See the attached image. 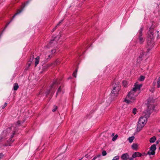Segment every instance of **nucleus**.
Returning a JSON list of instances; mask_svg holds the SVG:
<instances>
[{
  "mask_svg": "<svg viewBox=\"0 0 160 160\" xmlns=\"http://www.w3.org/2000/svg\"><path fill=\"white\" fill-rule=\"evenodd\" d=\"M100 156H101L100 155H98V156H96V157H97V158L98 157H100Z\"/></svg>",
  "mask_w": 160,
  "mask_h": 160,
  "instance_id": "44",
  "label": "nucleus"
},
{
  "mask_svg": "<svg viewBox=\"0 0 160 160\" xmlns=\"http://www.w3.org/2000/svg\"><path fill=\"white\" fill-rule=\"evenodd\" d=\"M129 155L126 153L122 155L121 158L122 159V160H127L129 158Z\"/></svg>",
  "mask_w": 160,
  "mask_h": 160,
  "instance_id": "9",
  "label": "nucleus"
},
{
  "mask_svg": "<svg viewBox=\"0 0 160 160\" xmlns=\"http://www.w3.org/2000/svg\"><path fill=\"white\" fill-rule=\"evenodd\" d=\"M102 155L103 156H105L106 155L107 152L105 150H103L102 152Z\"/></svg>",
  "mask_w": 160,
  "mask_h": 160,
  "instance_id": "31",
  "label": "nucleus"
},
{
  "mask_svg": "<svg viewBox=\"0 0 160 160\" xmlns=\"http://www.w3.org/2000/svg\"><path fill=\"white\" fill-rule=\"evenodd\" d=\"M150 151H155L156 149V145L155 144L152 145L150 147Z\"/></svg>",
  "mask_w": 160,
  "mask_h": 160,
  "instance_id": "12",
  "label": "nucleus"
},
{
  "mask_svg": "<svg viewBox=\"0 0 160 160\" xmlns=\"http://www.w3.org/2000/svg\"><path fill=\"white\" fill-rule=\"evenodd\" d=\"M2 156H3L2 154H0V159H1V158L2 157Z\"/></svg>",
  "mask_w": 160,
  "mask_h": 160,
  "instance_id": "43",
  "label": "nucleus"
},
{
  "mask_svg": "<svg viewBox=\"0 0 160 160\" xmlns=\"http://www.w3.org/2000/svg\"><path fill=\"white\" fill-rule=\"evenodd\" d=\"M34 59V55H32L30 56V59H29V62H32L33 61Z\"/></svg>",
  "mask_w": 160,
  "mask_h": 160,
  "instance_id": "25",
  "label": "nucleus"
},
{
  "mask_svg": "<svg viewBox=\"0 0 160 160\" xmlns=\"http://www.w3.org/2000/svg\"><path fill=\"white\" fill-rule=\"evenodd\" d=\"M7 105V103L6 102H5L4 105L2 107V108L3 109Z\"/></svg>",
  "mask_w": 160,
  "mask_h": 160,
  "instance_id": "37",
  "label": "nucleus"
},
{
  "mask_svg": "<svg viewBox=\"0 0 160 160\" xmlns=\"http://www.w3.org/2000/svg\"><path fill=\"white\" fill-rule=\"evenodd\" d=\"M130 160H132L130 159Z\"/></svg>",
  "mask_w": 160,
  "mask_h": 160,
  "instance_id": "53",
  "label": "nucleus"
},
{
  "mask_svg": "<svg viewBox=\"0 0 160 160\" xmlns=\"http://www.w3.org/2000/svg\"><path fill=\"white\" fill-rule=\"evenodd\" d=\"M143 30V28L142 27L139 30L138 32V40L139 41V42L140 44H142L144 41V39L143 37H142V32Z\"/></svg>",
  "mask_w": 160,
  "mask_h": 160,
  "instance_id": "5",
  "label": "nucleus"
},
{
  "mask_svg": "<svg viewBox=\"0 0 160 160\" xmlns=\"http://www.w3.org/2000/svg\"><path fill=\"white\" fill-rule=\"evenodd\" d=\"M142 86V85L141 84L138 85L135 84L134 85V87L133 88H135V90L137 91L138 89L139 90Z\"/></svg>",
  "mask_w": 160,
  "mask_h": 160,
  "instance_id": "13",
  "label": "nucleus"
},
{
  "mask_svg": "<svg viewBox=\"0 0 160 160\" xmlns=\"http://www.w3.org/2000/svg\"><path fill=\"white\" fill-rule=\"evenodd\" d=\"M119 158V156H117L114 157L112 160H118Z\"/></svg>",
  "mask_w": 160,
  "mask_h": 160,
  "instance_id": "30",
  "label": "nucleus"
},
{
  "mask_svg": "<svg viewBox=\"0 0 160 160\" xmlns=\"http://www.w3.org/2000/svg\"><path fill=\"white\" fill-rule=\"evenodd\" d=\"M147 122V118L146 116L141 117L139 119L137 128V131L139 132L144 126Z\"/></svg>",
  "mask_w": 160,
  "mask_h": 160,
  "instance_id": "3",
  "label": "nucleus"
},
{
  "mask_svg": "<svg viewBox=\"0 0 160 160\" xmlns=\"http://www.w3.org/2000/svg\"><path fill=\"white\" fill-rule=\"evenodd\" d=\"M136 91L135 88H133L128 93L124 101L127 103L134 102L136 100V97L137 96V94H136Z\"/></svg>",
  "mask_w": 160,
  "mask_h": 160,
  "instance_id": "2",
  "label": "nucleus"
},
{
  "mask_svg": "<svg viewBox=\"0 0 160 160\" xmlns=\"http://www.w3.org/2000/svg\"><path fill=\"white\" fill-rule=\"evenodd\" d=\"M134 138V136H132V137H129L128 138V140L129 142L130 143H131L133 141Z\"/></svg>",
  "mask_w": 160,
  "mask_h": 160,
  "instance_id": "21",
  "label": "nucleus"
},
{
  "mask_svg": "<svg viewBox=\"0 0 160 160\" xmlns=\"http://www.w3.org/2000/svg\"><path fill=\"white\" fill-rule=\"evenodd\" d=\"M144 52L143 50H141L140 51L139 54L138 58L137 60V62L138 63H139L142 60V58L144 55Z\"/></svg>",
  "mask_w": 160,
  "mask_h": 160,
  "instance_id": "6",
  "label": "nucleus"
},
{
  "mask_svg": "<svg viewBox=\"0 0 160 160\" xmlns=\"http://www.w3.org/2000/svg\"><path fill=\"white\" fill-rule=\"evenodd\" d=\"M156 140V138L155 136H153L150 139L149 141L151 143L154 142Z\"/></svg>",
  "mask_w": 160,
  "mask_h": 160,
  "instance_id": "17",
  "label": "nucleus"
},
{
  "mask_svg": "<svg viewBox=\"0 0 160 160\" xmlns=\"http://www.w3.org/2000/svg\"><path fill=\"white\" fill-rule=\"evenodd\" d=\"M15 134V133L13 132L12 135L11 136V138L9 139L8 142L11 143H12L14 141V139H12V138H13L14 135Z\"/></svg>",
  "mask_w": 160,
  "mask_h": 160,
  "instance_id": "18",
  "label": "nucleus"
},
{
  "mask_svg": "<svg viewBox=\"0 0 160 160\" xmlns=\"http://www.w3.org/2000/svg\"><path fill=\"white\" fill-rule=\"evenodd\" d=\"M18 88L19 86L17 83H16L14 84L13 89L14 90L16 91L18 89Z\"/></svg>",
  "mask_w": 160,
  "mask_h": 160,
  "instance_id": "16",
  "label": "nucleus"
},
{
  "mask_svg": "<svg viewBox=\"0 0 160 160\" xmlns=\"http://www.w3.org/2000/svg\"><path fill=\"white\" fill-rule=\"evenodd\" d=\"M41 93V92H39V94H40Z\"/></svg>",
  "mask_w": 160,
  "mask_h": 160,
  "instance_id": "49",
  "label": "nucleus"
},
{
  "mask_svg": "<svg viewBox=\"0 0 160 160\" xmlns=\"http://www.w3.org/2000/svg\"><path fill=\"white\" fill-rule=\"evenodd\" d=\"M142 155V154L139 152H135L133 154L132 157L130 158V159L132 160L133 158L136 157H141Z\"/></svg>",
  "mask_w": 160,
  "mask_h": 160,
  "instance_id": "8",
  "label": "nucleus"
},
{
  "mask_svg": "<svg viewBox=\"0 0 160 160\" xmlns=\"http://www.w3.org/2000/svg\"><path fill=\"white\" fill-rule=\"evenodd\" d=\"M58 61L57 60L55 62L54 64L55 65H57V64H58Z\"/></svg>",
  "mask_w": 160,
  "mask_h": 160,
  "instance_id": "39",
  "label": "nucleus"
},
{
  "mask_svg": "<svg viewBox=\"0 0 160 160\" xmlns=\"http://www.w3.org/2000/svg\"><path fill=\"white\" fill-rule=\"evenodd\" d=\"M159 32L158 31H155L153 29V28H149V30L147 32V45L150 46L152 47L153 46L154 39L156 36L157 37L159 36Z\"/></svg>",
  "mask_w": 160,
  "mask_h": 160,
  "instance_id": "1",
  "label": "nucleus"
},
{
  "mask_svg": "<svg viewBox=\"0 0 160 160\" xmlns=\"http://www.w3.org/2000/svg\"><path fill=\"white\" fill-rule=\"evenodd\" d=\"M51 65H52L51 64H48L47 65L44 66H43V68L46 67V68H48L49 67H50L51 66Z\"/></svg>",
  "mask_w": 160,
  "mask_h": 160,
  "instance_id": "33",
  "label": "nucleus"
},
{
  "mask_svg": "<svg viewBox=\"0 0 160 160\" xmlns=\"http://www.w3.org/2000/svg\"><path fill=\"white\" fill-rule=\"evenodd\" d=\"M22 11V10H18L17 12L12 17V19L11 20H12V19H13L14 18V17H15V16L17 15H18V14H19Z\"/></svg>",
  "mask_w": 160,
  "mask_h": 160,
  "instance_id": "20",
  "label": "nucleus"
},
{
  "mask_svg": "<svg viewBox=\"0 0 160 160\" xmlns=\"http://www.w3.org/2000/svg\"><path fill=\"white\" fill-rule=\"evenodd\" d=\"M50 92V90H47L45 92V94H46V96L49 94Z\"/></svg>",
  "mask_w": 160,
  "mask_h": 160,
  "instance_id": "34",
  "label": "nucleus"
},
{
  "mask_svg": "<svg viewBox=\"0 0 160 160\" xmlns=\"http://www.w3.org/2000/svg\"><path fill=\"white\" fill-rule=\"evenodd\" d=\"M63 20H61V21H60L58 23V24H57V25L52 29V32H53L57 28V27H58V26H59L60 24L62 22V21H63Z\"/></svg>",
  "mask_w": 160,
  "mask_h": 160,
  "instance_id": "15",
  "label": "nucleus"
},
{
  "mask_svg": "<svg viewBox=\"0 0 160 160\" xmlns=\"http://www.w3.org/2000/svg\"><path fill=\"white\" fill-rule=\"evenodd\" d=\"M2 139V138H0V140L1 139Z\"/></svg>",
  "mask_w": 160,
  "mask_h": 160,
  "instance_id": "46",
  "label": "nucleus"
},
{
  "mask_svg": "<svg viewBox=\"0 0 160 160\" xmlns=\"http://www.w3.org/2000/svg\"><path fill=\"white\" fill-rule=\"evenodd\" d=\"M122 83L123 86L124 87H126L127 85V82L126 81H123Z\"/></svg>",
  "mask_w": 160,
  "mask_h": 160,
  "instance_id": "28",
  "label": "nucleus"
},
{
  "mask_svg": "<svg viewBox=\"0 0 160 160\" xmlns=\"http://www.w3.org/2000/svg\"><path fill=\"white\" fill-rule=\"evenodd\" d=\"M157 87L158 88H160V78L159 77L158 80L157 82Z\"/></svg>",
  "mask_w": 160,
  "mask_h": 160,
  "instance_id": "26",
  "label": "nucleus"
},
{
  "mask_svg": "<svg viewBox=\"0 0 160 160\" xmlns=\"http://www.w3.org/2000/svg\"><path fill=\"white\" fill-rule=\"evenodd\" d=\"M145 78V77L144 76H141L139 78L138 80L140 81H144Z\"/></svg>",
  "mask_w": 160,
  "mask_h": 160,
  "instance_id": "22",
  "label": "nucleus"
},
{
  "mask_svg": "<svg viewBox=\"0 0 160 160\" xmlns=\"http://www.w3.org/2000/svg\"><path fill=\"white\" fill-rule=\"evenodd\" d=\"M155 152L153 151H150V150L148 151L147 154H146L145 155H147V154H148L149 155H154L155 154Z\"/></svg>",
  "mask_w": 160,
  "mask_h": 160,
  "instance_id": "14",
  "label": "nucleus"
},
{
  "mask_svg": "<svg viewBox=\"0 0 160 160\" xmlns=\"http://www.w3.org/2000/svg\"><path fill=\"white\" fill-rule=\"evenodd\" d=\"M17 123L18 125H19L21 124V122L20 121L18 120L17 122Z\"/></svg>",
  "mask_w": 160,
  "mask_h": 160,
  "instance_id": "38",
  "label": "nucleus"
},
{
  "mask_svg": "<svg viewBox=\"0 0 160 160\" xmlns=\"http://www.w3.org/2000/svg\"><path fill=\"white\" fill-rule=\"evenodd\" d=\"M60 83V81H59L58 80H54V81H53V83L51 86L50 89H51L52 88L54 85L55 84H59Z\"/></svg>",
  "mask_w": 160,
  "mask_h": 160,
  "instance_id": "10",
  "label": "nucleus"
},
{
  "mask_svg": "<svg viewBox=\"0 0 160 160\" xmlns=\"http://www.w3.org/2000/svg\"><path fill=\"white\" fill-rule=\"evenodd\" d=\"M112 135L113 136V135H114V133H112Z\"/></svg>",
  "mask_w": 160,
  "mask_h": 160,
  "instance_id": "51",
  "label": "nucleus"
},
{
  "mask_svg": "<svg viewBox=\"0 0 160 160\" xmlns=\"http://www.w3.org/2000/svg\"><path fill=\"white\" fill-rule=\"evenodd\" d=\"M52 53L53 52L54 53L55 52V50H52Z\"/></svg>",
  "mask_w": 160,
  "mask_h": 160,
  "instance_id": "41",
  "label": "nucleus"
},
{
  "mask_svg": "<svg viewBox=\"0 0 160 160\" xmlns=\"http://www.w3.org/2000/svg\"><path fill=\"white\" fill-rule=\"evenodd\" d=\"M159 149L160 150V147L159 148Z\"/></svg>",
  "mask_w": 160,
  "mask_h": 160,
  "instance_id": "52",
  "label": "nucleus"
},
{
  "mask_svg": "<svg viewBox=\"0 0 160 160\" xmlns=\"http://www.w3.org/2000/svg\"><path fill=\"white\" fill-rule=\"evenodd\" d=\"M120 90V86L119 83L115 84L113 88L111 93V95L112 98H114L117 97L118 94V92Z\"/></svg>",
  "mask_w": 160,
  "mask_h": 160,
  "instance_id": "4",
  "label": "nucleus"
},
{
  "mask_svg": "<svg viewBox=\"0 0 160 160\" xmlns=\"http://www.w3.org/2000/svg\"><path fill=\"white\" fill-rule=\"evenodd\" d=\"M11 129L10 128H7L6 130H5L3 131V136L5 137L6 136L5 135H4V133H6V132L7 131H10L11 130Z\"/></svg>",
  "mask_w": 160,
  "mask_h": 160,
  "instance_id": "23",
  "label": "nucleus"
},
{
  "mask_svg": "<svg viewBox=\"0 0 160 160\" xmlns=\"http://www.w3.org/2000/svg\"><path fill=\"white\" fill-rule=\"evenodd\" d=\"M39 57L38 56L35 58V67H36L37 65L38 64L39 61Z\"/></svg>",
  "mask_w": 160,
  "mask_h": 160,
  "instance_id": "11",
  "label": "nucleus"
},
{
  "mask_svg": "<svg viewBox=\"0 0 160 160\" xmlns=\"http://www.w3.org/2000/svg\"><path fill=\"white\" fill-rule=\"evenodd\" d=\"M82 158H81V159H79V160H81L82 159Z\"/></svg>",
  "mask_w": 160,
  "mask_h": 160,
  "instance_id": "50",
  "label": "nucleus"
},
{
  "mask_svg": "<svg viewBox=\"0 0 160 160\" xmlns=\"http://www.w3.org/2000/svg\"><path fill=\"white\" fill-rule=\"evenodd\" d=\"M54 93V92H52V94L53 95Z\"/></svg>",
  "mask_w": 160,
  "mask_h": 160,
  "instance_id": "48",
  "label": "nucleus"
},
{
  "mask_svg": "<svg viewBox=\"0 0 160 160\" xmlns=\"http://www.w3.org/2000/svg\"><path fill=\"white\" fill-rule=\"evenodd\" d=\"M97 158V157H95L92 160H95Z\"/></svg>",
  "mask_w": 160,
  "mask_h": 160,
  "instance_id": "40",
  "label": "nucleus"
},
{
  "mask_svg": "<svg viewBox=\"0 0 160 160\" xmlns=\"http://www.w3.org/2000/svg\"><path fill=\"white\" fill-rule=\"evenodd\" d=\"M61 87L60 86L59 88H58V91L57 92V93H56V97L57 96V95H58V94L60 92H61Z\"/></svg>",
  "mask_w": 160,
  "mask_h": 160,
  "instance_id": "29",
  "label": "nucleus"
},
{
  "mask_svg": "<svg viewBox=\"0 0 160 160\" xmlns=\"http://www.w3.org/2000/svg\"><path fill=\"white\" fill-rule=\"evenodd\" d=\"M10 23V22H9L7 25V26L9 24V23Z\"/></svg>",
  "mask_w": 160,
  "mask_h": 160,
  "instance_id": "45",
  "label": "nucleus"
},
{
  "mask_svg": "<svg viewBox=\"0 0 160 160\" xmlns=\"http://www.w3.org/2000/svg\"><path fill=\"white\" fill-rule=\"evenodd\" d=\"M136 111H137V109L136 108H134L132 110V113L134 114H135L136 113Z\"/></svg>",
  "mask_w": 160,
  "mask_h": 160,
  "instance_id": "32",
  "label": "nucleus"
},
{
  "mask_svg": "<svg viewBox=\"0 0 160 160\" xmlns=\"http://www.w3.org/2000/svg\"><path fill=\"white\" fill-rule=\"evenodd\" d=\"M32 62H29V61L28 62L27 65H28V68L30 66Z\"/></svg>",
  "mask_w": 160,
  "mask_h": 160,
  "instance_id": "36",
  "label": "nucleus"
},
{
  "mask_svg": "<svg viewBox=\"0 0 160 160\" xmlns=\"http://www.w3.org/2000/svg\"><path fill=\"white\" fill-rule=\"evenodd\" d=\"M159 78H160V77H159Z\"/></svg>",
  "mask_w": 160,
  "mask_h": 160,
  "instance_id": "54",
  "label": "nucleus"
},
{
  "mask_svg": "<svg viewBox=\"0 0 160 160\" xmlns=\"http://www.w3.org/2000/svg\"><path fill=\"white\" fill-rule=\"evenodd\" d=\"M48 57L49 58H51L52 57V56L51 55H48Z\"/></svg>",
  "mask_w": 160,
  "mask_h": 160,
  "instance_id": "42",
  "label": "nucleus"
},
{
  "mask_svg": "<svg viewBox=\"0 0 160 160\" xmlns=\"http://www.w3.org/2000/svg\"><path fill=\"white\" fill-rule=\"evenodd\" d=\"M57 108L56 106H55L54 108L52 110V111L53 112H55L56 111Z\"/></svg>",
  "mask_w": 160,
  "mask_h": 160,
  "instance_id": "35",
  "label": "nucleus"
},
{
  "mask_svg": "<svg viewBox=\"0 0 160 160\" xmlns=\"http://www.w3.org/2000/svg\"><path fill=\"white\" fill-rule=\"evenodd\" d=\"M78 71V69H76L74 71V72H73L72 75L73 77H74L75 78L76 77V74L77 73Z\"/></svg>",
  "mask_w": 160,
  "mask_h": 160,
  "instance_id": "24",
  "label": "nucleus"
},
{
  "mask_svg": "<svg viewBox=\"0 0 160 160\" xmlns=\"http://www.w3.org/2000/svg\"><path fill=\"white\" fill-rule=\"evenodd\" d=\"M57 44V42L53 39L47 45V48L55 46Z\"/></svg>",
  "mask_w": 160,
  "mask_h": 160,
  "instance_id": "7",
  "label": "nucleus"
},
{
  "mask_svg": "<svg viewBox=\"0 0 160 160\" xmlns=\"http://www.w3.org/2000/svg\"><path fill=\"white\" fill-rule=\"evenodd\" d=\"M118 137V135L117 134H116L112 138V140L113 141H115Z\"/></svg>",
  "mask_w": 160,
  "mask_h": 160,
  "instance_id": "27",
  "label": "nucleus"
},
{
  "mask_svg": "<svg viewBox=\"0 0 160 160\" xmlns=\"http://www.w3.org/2000/svg\"><path fill=\"white\" fill-rule=\"evenodd\" d=\"M138 144L136 143H133L132 146V149L135 150H137L138 148Z\"/></svg>",
  "mask_w": 160,
  "mask_h": 160,
  "instance_id": "19",
  "label": "nucleus"
},
{
  "mask_svg": "<svg viewBox=\"0 0 160 160\" xmlns=\"http://www.w3.org/2000/svg\"><path fill=\"white\" fill-rule=\"evenodd\" d=\"M156 143H157V144H158V141H157L156 142Z\"/></svg>",
  "mask_w": 160,
  "mask_h": 160,
  "instance_id": "47",
  "label": "nucleus"
}]
</instances>
